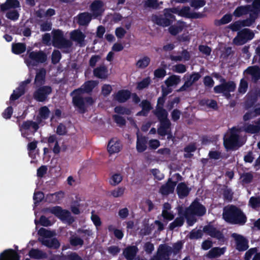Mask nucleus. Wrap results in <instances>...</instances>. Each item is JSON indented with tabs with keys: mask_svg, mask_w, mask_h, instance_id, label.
Wrapping results in <instances>:
<instances>
[{
	"mask_svg": "<svg viewBox=\"0 0 260 260\" xmlns=\"http://www.w3.org/2000/svg\"><path fill=\"white\" fill-rule=\"evenodd\" d=\"M103 2L101 0H95L90 5V8L92 13L88 12H81L75 17L77 23L79 26H87L93 19L97 18L102 15L104 12L103 8Z\"/></svg>",
	"mask_w": 260,
	"mask_h": 260,
	"instance_id": "1",
	"label": "nucleus"
},
{
	"mask_svg": "<svg viewBox=\"0 0 260 260\" xmlns=\"http://www.w3.org/2000/svg\"><path fill=\"white\" fill-rule=\"evenodd\" d=\"M222 216L227 223L232 224L243 225L247 220V216L242 209L234 205L224 208Z\"/></svg>",
	"mask_w": 260,
	"mask_h": 260,
	"instance_id": "2",
	"label": "nucleus"
},
{
	"mask_svg": "<svg viewBox=\"0 0 260 260\" xmlns=\"http://www.w3.org/2000/svg\"><path fill=\"white\" fill-rule=\"evenodd\" d=\"M52 45L58 49H67L70 48L72 43L64 38L63 31L60 29H55L52 31Z\"/></svg>",
	"mask_w": 260,
	"mask_h": 260,
	"instance_id": "3",
	"label": "nucleus"
},
{
	"mask_svg": "<svg viewBox=\"0 0 260 260\" xmlns=\"http://www.w3.org/2000/svg\"><path fill=\"white\" fill-rule=\"evenodd\" d=\"M85 93L82 86L81 87L74 90L71 95H75L72 99V102L74 106L79 109V113L83 114L86 112L84 99L81 96V94Z\"/></svg>",
	"mask_w": 260,
	"mask_h": 260,
	"instance_id": "4",
	"label": "nucleus"
},
{
	"mask_svg": "<svg viewBox=\"0 0 260 260\" xmlns=\"http://www.w3.org/2000/svg\"><path fill=\"white\" fill-rule=\"evenodd\" d=\"M39 128V124L32 120H27L22 122L21 125H19V129L21 132V136L30 140V138L27 136L29 134L34 135Z\"/></svg>",
	"mask_w": 260,
	"mask_h": 260,
	"instance_id": "5",
	"label": "nucleus"
},
{
	"mask_svg": "<svg viewBox=\"0 0 260 260\" xmlns=\"http://www.w3.org/2000/svg\"><path fill=\"white\" fill-rule=\"evenodd\" d=\"M152 21L159 26L166 27L171 25L175 20V16L170 10H167L164 13V16L156 15L152 17Z\"/></svg>",
	"mask_w": 260,
	"mask_h": 260,
	"instance_id": "6",
	"label": "nucleus"
},
{
	"mask_svg": "<svg viewBox=\"0 0 260 260\" xmlns=\"http://www.w3.org/2000/svg\"><path fill=\"white\" fill-rule=\"evenodd\" d=\"M239 136L237 133V130L233 127L231 131L230 136L224 139L223 144L227 150H234L237 147H239Z\"/></svg>",
	"mask_w": 260,
	"mask_h": 260,
	"instance_id": "7",
	"label": "nucleus"
},
{
	"mask_svg": "<svg viewBox=\"0 0 260 260\" xmlns=\"http://www.w3.org/2000/svg\"><path fill=\"white\" fill-rule=\"evenodd\" d=\"M254 36V33L249 28H243L239 30L233 40L236 45H242L248 41L252 40Z\"/></svg>",
	"mask_w": 260,
	"mask_h": 260,
	"instance_id": "8",
	"label": "nucleus"
},
{
	"mask_svg": "<svg viewBox=\"0 0 260 260\" xmlns=\"http://www.w3.org/2000/svg\"><path fill=\"white\" fill-rule=\"evenodd\" d=\"M37 88L33 93L34 99L39 102H44L48 99V95L52 92V88L49 85L36 87Z\"/></svg>",
	"mask_w": 260,
	"mask_h": 260,
	"instance_id": "9",
	"label": "nucleus"
},
{
	"mask_svg": "<svg viewBox=\"0 0 260 260\" xmlns=\"http://www.w3.org/2000/svg\"><path fill=\"white\" fill-rule=\"evenodd\" d=\"M28 58L30 61L25 60L26 63H31L32 66H35L37 64L45 62L47 59V56L43 51H32L28 53Z\"/></svg>",
	"mask_w": 260,
	"mask_h": 260,
	"instance_id": "10",
	"label": "nucleus"
},
{
	"mask_svg": "<svg viewBox=\"0 0 260 260\" xmlns=\"http://www.w3.org/2000/svg\"><path fill=\"white\" fill-rule=\"evenodd\" d=\"M188 212L197 217H202L206 213V208L198 199H196L187 207Z\"/></svg>",
	"mask_w": 260,
	"mask_h": 260,
	"instance_id": "11",
	"label": "nucleus"
},
{
	"mask_svg": "<svg viewBox=\"0 0 260 260\" xmlns=\"http://www.w3.org/2000/svg\"><path fill=\"white\" fill-rule=\"evenodd\" d=\"M203 232L206 235L219 241H222L224 238L222 232L215 227L211 222L209 223L203 227Z\"/></svg>",
	"mask_w": 260,
	"mask_h": 260,
	"instance_id": "12",
	"label": "nucleus"
},
{
	"mask_svg": "<svg viewBox=\"0 0 260 260\" xmlns=\"http://www.w3.org/2000/svg\"><path fill=\"white\" fill-rule=\"evenodd\" d=\"M45 211L54 215L61 220H67L70 216V212L68 210L63 209L58 206L47 208Z\"/></svg>",
	"mask_w": 260,
	"mask_h": 260,
	"instance_id": "13",
	"label": "nucleus"
},
{
	"mask_svg": "<svg viewBox=\"0 0 260 260\" xmlns=\"http://www.w3.org/2000/svg\"><path fill=\"white\" fill-rule=\"evenodd\" d=\"M236 242V248L239 251H244L249 248L248 241L243 236L234 233L232 235Z\"/></svg>",
	"mask_w": 260,
	"mask_h": 260,
	"instance_id": "14",
	"label": "nucleus"
},
{
	"mask_svg": "<svg viewBox=\"0 0 260 260\" xmlns=\"http://www.w3.org/2000/svg\"><path fill=\"white\" fill-rule=\"evenodd\" d=\"M201 77V74L198 72H192V74L187 77L184 84L180 87L177 90V92H182L186 91L188 88L191 87L192 84L198 81Z\"/></svg>",
	"mask_w": 260,
	"mask_h": 260,
	"instance_id": "15",
	"label": "nucleus"
},
{
	"mask_svg": "<svg viewBox=\"0 0 260 260\" xmlns=\"http://www.w3.org/2000/svg\"><path fill=\"white\" fill-rule=\"evenodd\" d=\"M172 253V247L166 244H160L158 248L156 255L160 260H169Z\"/></svg>",
	"mask_w": 260,
	"mask_h": 260,
	"instance_id": "16",
	"label": "nucleus"
},
{
	"mask_svg": "<svg viewBox=\"0 0 260 260\" xmlns=\"http://www.w3.org/2000/svg\"><path fill=\"white\" fill-rule=\"evenodd\" d=\"M244 73L250 76V80L253 83L256 84L260 80V67L258 66L248 67Z\"/></svg>",
	"mask_w": 260,
	"mask_h": 260,
	"instance_id": "17",
	"label": "nucleus"
},
{
	"mask_svg": "<svg viewBox=\"0 0 260 260\" xmlns=\"http://www.w3.org/2000/svg\"><path fill=\"white\" fill-rule=\"evenodd\" d=\"M176 184L177 182L172 181V179L170 178L166 183L161 186L159 188V192L164 196H168L172 193Z\"/></svg>",
	"mask_w": 260,
	"mask_h": 260,
	"instance_id": "18",
	"label": "nucleus"
},
{
	"mask_svg": "<svg viewBox=\"0 0 260 260\" xmlns=\"http://www.w3.org/2000/svg\"><path fill=\"white\" fill-rule=\"evenodd\" d=\"M160 125L157 128V134L164 137L167 135H171V122L169 119L159 121Z\"/></svg>",
	"mask_w": 260,
	"mask_h": 260,
	"instance_id": "19",
	"label": "nucleus"
},
{
	"mask_svg": "<svg viewBox=\"0 0 260 260\" xmlns=\"http://www.w3.org/2000/svg\"><path fill=\"white\" fill-rule=\"evenodd\" d=\"M131 94V92L129 90L121 89L113 95V99L119 103H124L130 99Z\"/></svg>",
	"mask_w": 260,
	"mask_h": 260,
	"instance_id": "20",
	"label": "nucleus"
},
{
	"mask_svg": "<svg viewBox=\"0 0 260 260\" xmlns=\"http://www.w3.org/2000/svg\"><path fill=\"white\" fill-rule=\"evenodd\" d=\"M0 260H20V256L13 249H8L0 254Z\"/></svg>",
	"mask_w": 260,
	"mask_h": 260,
	"instance_id": "21",
	"label": "nucleus"
},
{
	"mask_svg": "<svg viewBox=\"0 0 260 260\" xmlns=\"http://www.w3.org/2000/svg\"><path fill=\"white\" fill-rule=\"evenodd\" d=\"M38 241L41 242L43 245L50 249H57L60 246L59 241L56 238H53L51 239L39 238Z\"/></svg>",
	"mask_w": 260,
	"mask_h": 260,
	"instance_id": "22",
	"label": "nucleus"
},
{
	"mask_svg": "<svg viewBox=\"0 0 260 260\" xmlns=\"http://www.w3.org/2000/svg\"><path fill=\"white\" fill-rule=\"evenodd\" d=\"M191 188H189L185 182L179 183L176 188V192L179 199H182L187 197Z\"/></svg>",
	"mask_w": 260,
	"mask_h": 260,
	"instance_id": "23",
	"label": "nucleus"
},
{
	"mask_svg": "<svg viewBox=\"0 0 260 260\" xmlns=\"http://www.w3.org/2000/svg\"><path fill=\"white\" fill-rule=\"evenodd\" d=\"M138 248L137 246H128L123 249V255L127 260H133L138 252Z\"/></svg>",
	"mask_w": 260,
	"mask_h": 260,
	"instance_id": "24",
	"label": "nucleus"
},
{
	"mask_svg": "<svg viewBox=\"0 0 260 260\" xmlns=\"http://www.w3.org/2000/svg\"><path fill=\"white\" fill-rule=\"evenodd\" d=\"M108 69L105 65H101L93 70L94 76L101 79H106L108 76Z\"/></svg>",
	"mask_w": 260,
	"mask_h": 260,
	"instance_id": "25",
	"label": "nucleus"
},
{
	"mask_svg": "<svg viewBox=\"0 0 260 260\" xmlns=\"http://www.w3.org/2000/svg\"><path fill=\"white\" fill-rule=\"evenodd\" d=\"M148 142V138L145 136H139L137 135L136 149L139 153L145 151L147 148V144Z\"/></svg>",
	"mask_w": 260,
	"mask_h": 260,
	"instance_id": "26",
	"label": "nucleus"
},
{
	"mask_svg": "<svg viewBox=\"0 0 260 260\" xmlns=\"http://www.w3.org/2000/svg\"><path fill=\"white\" fill-rule=\"evenodd\" d=\"M46 72L45 69L42 68L36 73L34 84L36 87L43 86L45 82Z\"/></svg>",
	"mask_w": 260,
	"mask_h": 260,
	"instance_id": "27",
	"label": "nucleus"
},
{
	"mask_svg": "<svg viewBox=\"0 0 260 260\" xmlns=\"http://www.w3.org/2000/svg\"><path fill=\"white\" fill-rule=\"evenodd\" d=\"M29 256L35 259H42L48 257L47 254L38 248H31L28 252Z\"/></svg>",
	"mask_w": 260,
	"mask_h": 260,
	"instance_id": "28",
	"label": "nucleus"
},
{
	"mask_svg": "<svg viewBox=\"0 0 260 260\" xmlns=\"http://www.w3.org/2000/svg\"><path fill=\"white\" fill-rule=\"evenodd\" d=\"M71 38L82 46L83 44L86 36L79 29H75L71 32Z\"/></svg>",
	"mask_w": 260,
	"mask_h": 260,
	"instance_id": "29",
	"label": "nucleus"
},
{
	"mask_svg": "<svg viewBox=\"0 0 260 260\" xmlns=\"http://www.w3.org/2000/svg\"><path fill=\"white\" fill-rule=\"evenodd\" d=\"M252 11V7L250 5H247L245 6H239L235 10L233 15L237 17H240L243 15L248 14Z\"/></svg>",
	"mask_w": 260,
	"mask_h": 260,
	"instance_id": "30",
	"label": "nucleus"
},
{
	"mask_svg": "<svg viewBox=\"0 0 260 260\" xmlns=\"http://www.w3.org/2000/svg\"><path fill=\"white\" fill-rule=\"evenodd\" d=\"M179 14L183 17L187 18H198L200 17V14L196 12H190V9L189 7H183L179 12Z\"/></svg>",
	"mask_w": 260,
	"mask_h": 260,
	"instance_id": "31",
	"label": "nucleus"
},
{
	"mask_svg": "<svg viewBox=\"0 0 260 260\" xmlns=\"http://www.w3.org/2000/svg\"><path fill=\"white\" fill-rule=\"evenodd\" d=\"M185 27V23L183 21H178L176 24L171 25L168 28L169 33L174 36L181 32Z\"/></svg>",
	"mask_w": 260,
	"mask_h": 260,
	"instance_id": "32",
	"label": "nucleus"
},
{
	"mask_svg": "<svg viewBox=\"0 0 260 260\" xmlns=\"http://www.w3.org/2000/svg\"><path fill=\"white\" fill-rule=\"evenodd\" d=\"M121 148L120 142L111 139L108 143L107 150L110 154L119 152Z\"/></svg>",
	"mask_w": 260,
	"mask_h": 260,
	"instance_id": "33",
	"label": "nucleus"
},
{
	"mask_svg": "<svg viewBox=\"0 0 260 260\" xmlns=\"http://www.w3.org/2000/svg\"><path fill=\"white\" fill-rule=\"evenodd\" d=\"M225 251V247H216L212 248L206 254V256L209 258L218 257L223 254Z\"/></svg>",
	"mask_w": 260,
	"mask_h": 260,
	"instance_id": "34",
	"label": "nucleus"
},
{
	"mask_svg": "<svg viewBox=\"0 0 260 260\" xmlns=\"http://www.w3.org/2000/svg\"><path fill=\"white\" fill-rule=\"evenodd\" d=\"M70 244L73 247H82L84 243L83 239L76 234H71L69 239Z\"/></svg>",
	"mask_w": 260,
	"mask_h": 260,
	"instance_id": "35",
	"label": "nucleus"
},
{
	"mask_svg": "<svg viewBox=\"0 0 260 260\" xmlns=\"http://www.w3.org/2000/svg\"><path fill=\"white\" fill-rule=\"evenodd\" d=\"M153 114L156 116L159 122L167 119L168 118V113L167 111L164 108L158 107L153 111Z\"/></svg>",
	"mask_w": 260,
	"mask_h": 260,
	"instance_id": "36",
	"label": "nucleus"
},
{
	"mask_svg": "<svg viewBox=\"0 0 260 260\" xmlns=\"http://www.w3.org/2000/svg\"><path fill=\"white\" fill-rule=\"evenodd\" d=\"M199 105L201 106H206L209 108H211L215 110L218 109L217 102L214 100L203 99L200 101Z\"/></svg>",
	"mask_w": 260,
	"mask_h": 260,
	"instance_id": "37",
	"label": "nucleus"
},
{
	"mask_svg": "<svg viewBox=\"0 0 260 260\" xmlns=\"http://www.w3.org/2000/svg\"><path fill=\"white\" fill-rule=\"evenodd\" d=\"M99 81L96 80H88L84 82L82 85L84 91L86 93L92 92L93 89L98 85Z\"/></svg>",
	"mask_w": 260,
	"mask_h": 260,
	"instance_id": "38",
	"label": "nucleus"
},
{
	"mask_svg": "<svg viewBox=\"0 0 260 260\" xmlns=\"http://www.w3.org/2000/svg\"><path fill=\"white\" fill-rule=\"evenodd\" d=\"M257 101V99L252 93L248 94L244 102L245 109L248 110L253 107Z\"/></svg>",
	"mask_w": 260,
	"mask_h": 260,
	"instance_id": "39",
	"label": "nucleus"
},
{
	"mask_svg": "<svg viewBox=\"0 0 260 260\" xmlns=\"http://www.w3.org/2000/svg\"><path fill=\"white\" fill-rule=\"evenodd\" d=\"M26 50V45L23 43H17L13 44L12 46V51L15 54H20L24 53Z\"/></svg>",
	"mask_w": 260,
	"mask_h": 260,
	"instance_id": "40",
	"label": "nucleus"
},
{
	"mask_svg": "<svg viewBox=\"0 0 260 260\" xmlns=\"http://www.w3.org/2000/svg\"><path fill=\"white\" fill-rule=\"evenodd\" d=\"M180 77L179 76L173 75L169 76L165 81V83L168 87H171L174 85H176L180 82Z\"/></svg>",
	"mask_w": 260,
	"mask_h": 260,
	"instance_id": "41",
	"label": "nucleus"
},
{
	"mask_svg": "<svg viewBox=\"0 0 260 260\" xmlns=\"http://www.w3.org/2000/svg\"><path fill=\"white\" fill-rule=\"evenodd\" d=\"M232 19V15L231 14H226L220 19L215 20L214 23L215 25L219 26L230 23Z\"/></svg>",
	"mask_w": 260,
	"mask_h": 260,
	"instance_id": "42",
	"label": "nucleus"
},
{
	"mask_svg": "<svg viewBox=\"0 0 260 260\" xmlns=\"http://www.w3.org/2000/svg\"><path fill=\"white\" fill-rule=\"evenodd\" d=\"M25 90L21 86H19L15 90H13L12 94L11 95L10 100L14 101L18 100L20 96L25 93Z\"/></svg>",
	"mask_w": 260,
	"mask_h": 260,
	"instance_id": "43",
	"label": "nucleus"
},
{
	"mask_svg": "<svg viewBox=\"0 0 260 260\" xmlns=\"http://www.w3.org/2000/svg\"><path fill=\"white\" fill-rule=\"evenodd\" d=\"M150 62V58L148 56H144L139 59L136 63V67L139 69H144L147 67Z\"/></svg>",
	"mask_w": 260,
	"mask_h": 260,
	"instance_id": "44",
	"label": "nucleus"
},
{
	"mask_svg": "<svg viewBox=\"0 0 260 260\" xmlns=\"http://www.w3.org/2000/svg\"><path fill=\"white\" fill-rule=\"evenodd\" d=\"M241 182L243 184L250 183L253 179V175L252 172L243 173L240 175Z\"/></svg>",
	"mask_w": 260,
	"mask_h": 260,
	"instance_id": "45",
	"label": "nucleus"
},
{
	"mask_svg": "<svg viewBox=\"0 0 260 260\" xmlns=\"http://www.w3.org/2000/svg\"><path fill=\"white\" fill-rule=\"evenodd\" d=\"M185 221V219L182 217H177L175 220L170 223L169 228L170 230L173 231L177 227L182 226Z\"/></svg>",
	"mask_w": 260,
	"mask_h": 260,
	"instance_id": "46",
	"label": "nucleus"
},
{
	"mask_svg": "<svg viewBox=\"0 0 260 260\" xmlns=\"http://www.w3.org/2000/svg\"><path fill=\"white\" fill-rule=\"evenodd\" d=\"M222 190L224 200L229 202H232L234 195V192L232 191V190L227 186H225V187Z\"/></svg>",
	"mask_w": 260,
	"mask_h": 260,
	"instance_id": "47",
	"label": "nucleus"
},
{
	"mask_svg": "<svg viewBox=\"0 0 260 260\" xmlns=\"http://www.w3.org/2000/svg\"><path fill=\"white\" fill-rule=\"evenodd\" d=\"M151 82L149 77L144 78L142 81L137 82L136 88L139 90H143L149 86Z\"/></svg>",
	"mask_w": 260,
	"mask_h": 260,
	"instance_id": "48",
	"label": "nucleus"
},
{
	"mask_svg": "<svg viewBox=\"0 0 260 260\" xmlns=\"http://www.w3.org/2000/svg\"><path fill=\"white\" fill-rule=\"evenodd\" d=\"M38 235L42 237L41 238H50L54 236V233L53 232L48 230L45 228H41L39 229L38 232Z\"/></svg>",
	"mask_w": 260,
	"mask_h": 260,
	"instance_id": "49",
	"label": "nucleus"
},
{
	"mask_svg": "<svg viewBox=\"0 0 260 260\" xmlns=\"http://www.w3.org/2000/svg\"><path fill=\"white\" fill-rule=\"evenodd\" d=\"M244 131L247 133H250L251 134H257L260 131V126L248 124L245 126Z\"/></svg>",
	"mask_w": 260,
	"mask_h": 260,
	"instance_id": "50",
	"label": "nucleus"
},
{
	"mask_svg": "<svg viewBox=\"0 0 260 260\" xmlns=\"http://www.w3.org/2000/svg\"><path fill=\"white\" fill-rule=\"evenodd\" d=\"M114 110L115 113L120 115H129L131 114V111L129 109L121 106H116Z\"/></svg>",
	"mask_w": 260,
	"mask_h": 260,
	"instance_id": "51",
	"label": "nucleus"
},
{
	"mask_svg": "<svg viewBox=\"0 0 260 260\" xmlns=\"http://www.w3.org/2000/svg\"><path fill=\"white\" fill-rule=\"evenodd\" d=\"M248 204L253 209L260 207V196L250 197Z\"/></svg>",
	"mask_w": 260,
	"mask_h": 260,
	"instance_id": "52",
	"label": "nucleus"
},
{
	"mask_svg": "<svg viewBox=\"0 0 260 260\" xmlns=\"http://www.w3.org/2000/svg\"><path fill=\"white\" fill-rule=\"evenodd\" d=\"M203 230H191L188 235V237L191 240L199 239L201 238L203 236Z\"/></svg>",
	"mask_w": 260,
	"mask_h": 260,
	"instance_id": "53",
	"label": "nucleus"
},
{
	"mask_svg": "<svg viewBox=\"0 0 260 260\" xmlns=\"http://www.w3.org/2000/svg\"><path fill=\"white\" fill-rule=\"evenodd\" d=\"M17 2L18 3L17 0H8L5 3L1 4L0 5L1 10L3 12L6 11L12 8H14L13 2Z\"/></svg>",
	"mask_w": 260,
	"mask_h": 260,
	"instance_id": "54",
	"label": "nucleus"
},
{
	"mask_svg": "<svg viewBox=\"0 0 260 260\" xmlns=\"http://www.w3.org/2000/svg\"><path fill=\"white\" fill-rule=\"evenodd\" d=\"M61 58L60 52L58 50H54L51 55V62L55 64L58 63Z\"/></svg>",
	"mask_w": 260,
	"mask_h": 260,
	"instance_id": "55",
	"label": "nucleus"
},
{
	"mask_svg": "<svg viewBox=\"0 0 260 260\" xmlns=\"http://www.w3.org/2000/svg\"><path fill=\"white\" fill-rule=\"evenodd\" d=\"M224 87V91L229 92H233L235 91L236 85L234 81H228L227 83H222Z\"/></svg>",
	"mask_w": 260,
	"mask_h": 260,
	"instance_id": "56",
	"label": "nucleus"
},
{
	"mask_svg": "<svg viewBox=\"0 0 260 260\" xmlns=\"http://www.w3.org/2000/svg\"><path fill=\"white\" fill-rule=\"evenodd\" d=\"M139 106L142 108V109L148 113H149L152 109L150 102L147 100H142Z\"/></svg>",
	"mask_w": 260,
	"mask_h": 260,
	"instance_id": "57",
	"label": "nucleus"
},
{
	"mask_svg": "<svg viewBox=\"0 0 260 260\" xmlns=\"http://www.w3.org/2000/svg\"><path fill=\"white\" fill-rule=\"evenodd\" d=\"M122 180V177L120 174H115L112 176L110 180V184L113 186L118 184Z\"/></svg>",
	"mask_w": 260,
	"mask_h": 260,
	"instance_id": "58",
	"label": "nucleus"
},
{
	"mask_svg": "<svg viewBox=\"0 0 260 260\" xmlns=\"http://www.w3.org/2000/svg\"><path fill=\"white\" fill-rule=\"evenodd\" d=\"M40 30L41 31H48L51 30L52 23L50 21L46 20L40 24Z\"/></svg>",
	"mask_w": 260,
	"mask_h": 260,
	"instance_id": "59",
	"label": "nucleus"
},
{
	"mask_svg": "<svg viewBox=\"0 0 260 260\" xmlns=\"http://www.w3.org/2000/svg\"><path fill=\"white\" fill-rule=\"evenodd\" d=\"M44 197V194L42 191L35 192L33 197L34 204L36 205L39 204L43 200Z\"/></svg>",
	"mask_w": 260,
	"mask_h": 260,
	"instance_id": "60",
	"label": "nucleus"
},
{
	"mask_svg": "<svg viewBox=\"0 0 260 260\" xmlns=\"http://www.w3.org/2000/svg\"><path fill=\"white\" fill-rule=\"evenodd\" d=\"M62 193L61 191H58L54 193L48 194L46 197V200L48 202H54L59 199V196Z\"/></svg>",
	"mask_w": 260,
	"mask_h": 260,
	"instance_id": "61",
	"label": "nucleus"
},
{
	"mask_svg": "<svg viewBox=\"0 0 260 260\" xmlns=\"http://www.w3.org/2000/svg\"><path fill=\"white\" fill-rule=\"evenodd\" d=\"M144 7L154 9H157L159 7V4L157 0H146L144 3Z\"/></svg>",
	"mask_w": 260,
	"mask_h": 260,
	"instance_id": "62",
	"label": "nucleus"
},
{
	"mask_svg": "<svg viewBox=\"0 0 260 260\" xmlns=\"http://www.w3.org/2000/svg\"><path fill=\"white\" fill-rule=\"evenodd\" d=\"M248 86V82L244 79H242L240 80L239 86L238 88L239 92L242 94L245 93L247 90Z\"/></svg>",
	"mask_w": 260,
	"mask_h": 260,
	"instance_id": "63",
	"label": "nucleus"
},
{
	"mask_svg": "<svg viewBox=\"0 0 260 260\" xmlns=\"http://www.w3.org/2000/svg\"><path fill=\"white\" fill-rule=\"evenodd\" d=\"M113 119L115 123L119 126H123L126 124V120L125 118L119 115H113Z\"/></svg>",
	"mask_w": 260,
	"mask_h": 260,
	"instance_id": "64",
	"label": "nucleus"
}]
</instances>
